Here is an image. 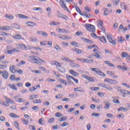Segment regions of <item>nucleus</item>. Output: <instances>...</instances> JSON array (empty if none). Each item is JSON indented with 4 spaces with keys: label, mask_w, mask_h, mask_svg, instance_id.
<instances>
[{
    "label": "nucleus",
    "mask_w": 130,
    "mask_h": 130,
    "mask_svg": "<svg viewBox=\"0 0 130 130\" xmlns=\"http://www.w3.org/2000/svg\"><path fill=\"white\" fill-rule=\"evenodd\" d=\"M8 86H9V87H10V88H11L13 90H17V87H16V85L10 84H9Z\"/></svg>",
    "instance_id": "a878e982"
},
{
    "label": "nucleus",
    "mask_w": 130,
    "mask_h": 130,
    "mask_svg": "<svg viewBox=\"0 0 130 130\" xmlns=\"http://www.w3.org/2000/svg\"><path fill=\"white\" fill-rule=\"evenodd\" d=\"M50 103L48 101H45L44 102V105H45V106H49V105H50Z\"/></svg>",
    "instance_id": "338daca9"
},
{
    "label": "nucleus",
    "mask_w": 130,
    "mask_h": 130,
    "mask_svg": "<svg viewBox=\"0 0 130 130\" xmlns=\"http://www.w3.org/2000/svg\"><path fill=\"white\" fill-rule=\"evenodd\" d=\"M84 62H86V63H93L94 62V59H91L90 60H89L88 59H84Z\"/></svg>",
    "instance_id": "6ab92c4d"
},
{
    "label": "nucleus",
    "mask_w": 130,
    "mask_h": 130,
    "mask_svg": "<svg viewBox=\"0 0 130 130\" xmlns=\"http://www.w3.org/2000/svg\"><path fill=\"white\" fill-rule=\"evenodd\" d=\"M104 82H107L109 84H111V85H115V84H117V81L115 80L110 79L109 78H107L105 79Z\"/></svg>",
    "instance_id": "423d86ee"
},
{
    "label": "nucleus",
    "mask_w": 130,
    "mask_h": 130,
    "mask_svg": "<svg viewBox=\"0 0 130 130\" xmlns=\"http://www.w3.org/2000/svg\"><path fill=\"white\" fill-rule=\"evenodd\" d=\"M13 27L14 28H15V29H20V25L17 24V23H15L13 24Z\"/></svg>",
    "instance_id": "79ce46f5"
},
{
    "label": "nucleus",
    "mask_w": 130,
    "mask_h": 130,
    "mask_svg": "<svg viewBox=\"0 0 130 130\" xmlns=\"http://www.w3.org/2000/svg\"><path fill=\"white\" fill-rule=\"evenodd\" d=\"M70 64L71 66H72L73 68H79V67H80V65H79V64L71 63Z\"/></svg>",
    "instance_id": "c03bdc74"
},
{
    "label": "nucleus",
    "mask_w": 130,
    "mask_h": 130,
    "mask_svg": "<svg viewBox=\"0 0 130 130\" xmlns=\"http://www.w3.org/2000/svg\"><path fill=\"white\" fill-rule=\"evenodd\" d=\"M96 58H100V59L103 58L102 56H100V55L98 54V53L95 52V54L93 55Z\"/></svg>",
    "instance_id": "cd10ccee"
},
{
    "label": "nucleus",
    "mask_w": 130,
    "mask_h": 130,
    "mask_svg": "<svg viewBox=\"0 0 130 130\" xmlns=\"http://www.w3.org/2000/svg\"><path fill=\"white\" fill-rule=\"evenodd\" d=\"M15 39L20 40V39L24 40V38L22 39V36L19 34H16L15 36Z\"/></svg>",
    "instance_id": "c756f323"
},
{
    "label": "nucleus",
    "mask_w": 130,
    "mask_h": 130,
    "mask_svg": "<svg viewBox=\"0 0 130 130\" xmlns=\"http://www.w3.org/2000/svg\"><path fill=\"white\" fill-rule=\"evenodd\" d=\"M122 85H123V86H124L125 87H126V88H130L129 85L127 84V83H122Z\"/></svg>",
    "instance_id": "774afa93"
},
{
    "label": "nucleus",
    "mask_w": 130,
    "mask_h": 130,
    "mask_svg": "<svg viewBox=\"0 0 130 130\" xmlns=\"http://www.w3.org/2000/svg\"><path fill=\"white\" fill-rule=\"evenodd\" d=\"M10 116L11 117H13L14 118H19V117H20L19 116H18L17 114L13 113H11L10 114Z\"/></svg>",
    "instance_id": "5701e85b"
},
{
    "label": "nucleus",
    "mask_w": 130,
    "mask_h": 130,
    "mask_svg": "<svg viewBox=\"0 0 130 130\" xmlns=\"http://www.w3.org/2000/svg\"><path fill=\"white\" fill-rule=\"evenodd\" d=\"M91 36H92V37H93L94 38L97 39L98 38L97 35H96V34L92 32L91 34Z\"/></svg>",
    "instance_id": "e2e57ef3"
},
{
    "label": "nucleus",
    "mask_w": 130,
    "mask_h": 130,
    "mask_svg": "<svg viewBox=\"0 0 130 130\" xmlns=\"http://www.w3.org/2000/svg\"><path fill=\"white\" fill-rule=\"evenodd\" d=\"M68 125H69V123H68L67 122H63V123H62V124H61V126L62 127H64V126H68Z\"/></svg>",
    "instance_id": "3c124183"
},
{
    "label": "nucleus",
    "mask_w": 130,
    "mask_h": 130,
    "mask_svg": "<svg viewBox=\"0 0 130 130\" xmlns=\"http://www.w3.org/2000/svg\"><path fill=\"white\" fill-rule=\"evenodd\" d=\"M91 116H95V117H99V116H100V113H92L91 114Z\"/></svg>",
    "instance_id": "72a5a7b5"
},
{
    "label": "nucleus",
    "mask_w": 130,
    "mask_h": 130,
    "mask_svg": "<svg viewBox=\"0 0 130 130\" xmlns=\"http://www.w3.org/2000/svg\"><path fill=\"white\" fill-rule=\"evenodd\" d=\"M30 41H32V42H37L38 41V40L36 38H34L33 37L30 38Z\"/></svg>",
    "instance_id": "f704fd0d"
},
{
    "label": "nucleus",
    "mask_w": 130,
    "mask_h": 130,
    "mask_svg": "<svg viewBox=\"0 0 130 130\" xmlns=\"http://www.w3.org/2000/svg\"><path fill=\"white\" fill-rule=\"evenodd\" d=\"M86 80H88V81H89V82H95L94 79L90 76H87Z\"/></svg>",
    "instance_id": "2f4dec72"
},
{
    "label": "nucleus",
    "mask_w": 130,
    "mask_h": 130,
    "mask_svg": "<svg viewBox=\"0 0 130 130\" xmlns=\"http://www.w3.org/2000/svg\"><path fill=\"white\" fill-rule=\"evenodd\" d=\"M14 125L16 128H18V129H20V127L19 126V123H18L17 121H15L14 123Z\"/></svg>",
    "instance_id": "4c0bfd02"
},
{
    "label": "nucleus",
    "mask_w": 130,
    "mask_h": 130,
    "mask_svg": "<svg viewBox=\"0 0 130 130\" xmlns=\"http://www.w3.org/2000/svg\"><path fill=\"white\" fill-rule=\"evenodd\" d=\"M26 25H27V26H29L30 27H34V26H35L34 22H30V21L27 22Z\"/></svg>",
    "instance_id": "c9c22d12"
},
{
    "label": "nucleus",
    "mask_w": 130,
    "mask_h": 130,
    "mask_svg": "<svg viewBox=\"0 0 130 130\" xmlns=\"http://www.w3.org/2000/svg\"><path fill=\"white\" fill-rule=\"evenodd\" d=\"M84 10L86 11V12H91V10L89 8V7L87 6H85Z\"/></svg>",
    "instance_id": "680f3d73"
},
{
    "label": "nucleus",
    "mask_w": 130,
    "mask_h": 130,
    "mask_svg": "<svg viewBox=\"0 0 130 130\" xmlns=\"http://www.w3.org/2000/svg\"><path fill=\"white\" fill-rule=\"evenodd\" d=\"M41 45H43L44 46H46V45H47V41H42L40 42Z\"/></svg>",
    "instance_id": "a18cd8bd"
},
{
    "label": "nucleus",
    "mask_w": 130,
    "mask_h": 130,
    "mask_svg": "<svg viewBox=\"0 0 130 130\" xmlns=\"http://www.w3.org/2000/svg\"><path fill=\"white\" fill-rule=\"evenodd\" d=\"M21 120L23 123H24V124H25V125H27L28 122H29V121H28V120H26L25 119H22Z\"/></svg>",
    "instance_id": "37998d69"
},
{
    "label": "nucleus",
    "mask_w": 130,
    "mask_h": 130,
    "mask_svg": "<svg viewBox=\"0 0 130 130\" xmlns=\"http://www.w3.org/2000/svg\"><path fill=\"white\" fill-rule=\"evenodd\" d=\"M66 29L64 28H63V29H61V28H59V30H58V32L59 33H64V32H67V31H66Z\"/></svg>",
    "instance_id": "49530a36"
},
{
    "label": "nucleus",
    "mask_w": 130,
    "mask_h": 130,
    "mask_svg": "<svg viewBox=\"0 0 130 130\" xmlns=\"http://www.w3.org/2000/svg\"><path fill=\"white\" fill-rule=\"evenodd\" d=\"M91 70L93 72H95L98 75L101 76L102 77H105L106 75L101 71V70L98 68H91Z\"/></svg>",
    "instance_id": "7ed1b4c3"
},
{
    "label": "nucleus",
    "mask_w": 130,
    "mask_h": 130,
    "mask_svg": "<svg viewBox=\"0 0 130 130\" xmlns=\"http://www.w3.org/2000/svg\"><path fill=\"white\" fill-rule=\"evenodd\" d=\"M107 116H108V117H109L110 118H113V114H112L108 113L107 114Z\"/></svg>",
    "instance_id": "69168bd1"
},
{
    "label": "nucleus",
    "mask_w": 130,
    "mask_h": 130,
    "mask_svg": "<svg viewBox=\"0 0 130 130\" xmlns=\"http://www.w3.org/2000/svg\"><path fill=\"white\" fill-rule=\"evenodd\" d=\"M38 122L40 124H41V125H43V124H44V119L43 118H41L39 119Z\"/></svg>",
    "instance_id": "c85d7f7f"
},
{
    "label": "nucleus",
    "mask_w": 130,
    "mask_h": 130,
    "mask_svg": "<svg viewBox=\"0 0 130 130\" xmlns=\"http://www.w3.org/2000/svg\"><path fill=\"white\" fill-rule=\"evenodd\" d=\"M72 50H73V51H75L77 53H78V54H81L83 53V51L82 50L78 48L72 49Z\"/></svg>",
    "instance_id": "ddd939ff"
},
{
    "label": "nucleus",
    "mask_w": 130,
    "mask_h": 130,
    "mask_svg": "<svg viewBox=\"0 0 130 130\" xmlns=\"http://www.w3.org/2000/svg\"><path fill=\"white\" fill-rule=\"evenodd\" d=\"M10 71L13 74L16 73V69H15V66H11L10 67Z\"/></svg>",
    "instance_id": "4be33fe9"
},
{
    "label": "nucleus",
    "mask_w": 130,
    "mask_h": 130,
    "mask_svg": "<svg viewBox=\"0 0 130 130\" xmlns=\"http://www.w3.org/2000/svg\"><path fill=\"white\" fill-rule=\"evenodd\" d=\"M15 78H16V75L13 74L11 76V77H10L11 81H14Z\"/></svg>",
    "instance_id": "5fc2aeb1"
},
{
    "label": "nucleus",
    "mask_w": 130,
    "mask_h": 130,
    "mask_svg": "<svg viewBox=\"0 0 130 130\" xmlns=\"http://www.w3.org/2000/svg\"><path fill=\"white\" fill-rule=\"evenodd\" d=\"M30 49H35V50H39V51H42V49L39 47H31L30 48Z\"/></svg>",
    "instance_id": "bb28decb"
},
{
    "label": "nucleus",
    "mask_w": 130,
    "mask_h": 130,
    "mask_svg": "<svg viewBox=\"0 0 130 130\" xmlns=\"http://www.w3.org/2000/svg\"><path fill=\"white\" fill-rule=\"evenodd\" d=\"M113 102L116 104H119V103H120V102H119V100L116 99H114Z\"/></svg>",
    "instance_id": "0e129e2a"
},
{
    "label": "nucleus",
    "mask_w": 130,
    "mask_h": 130,
    "mask_svg": "<svg viewBox=\"0 0 130 130\" xmlns=\"http://www.w3.org/2000/svg\"><path fill=\"white\" fill-rule=\"evenodd\" d=\"M59 38L62 39V40H67V39H72V37L69 36H59Z\"/></svg>",
    "instance_id": "f8f14e48"
},
{
    "label": "nucleus",
    "mask_w": 130,
    "mask_h": 130,
    "mask_svg": "<svg viewBox=\"0 0 130 130\" xmlns=\"http://www.w3.org/2000/svg\"><path fill=\"white\" fill-rule=\"evenodd\" d=\"M75 8H76L77 12L78 13H79V14H80V15H81V16H84L83 12H82V11H81V9H80V8H79V7L75 6Z\"/></svg>",
    "instance_id": "f3484780"
},
{
    "label": "nucleus",
    "mask_w": 130,
    "mask_h": 130,
    "mask_svg": "<svg viewBox=\"0 0 130 130\" xmlns=\"http://www.w3.org/2000/svg\"><path fill=\"white\" fill-rule=\"evenodd\" d=\"M18 46L21 47V48L23 50H27V47H26V45H25L24 44H18Z\"/></svg>",
    "instance_id": "412c9836"
},
{
    "label": "nucleus",
    "mask_w": 130,
    "mask_h": 130,
    "mask_svg": "<svg viewBox=\"0 0 130 130\" xmlns=\"http://www.w3.org/2000/svg\"><path fill=\"white\" fill-rule=\"evenodd\" d=\"M107 39L109 41V42H110V43H111L112 44H113L114 45H116V42H115L114 40H113L112 39V38H111V36H107Z\"/></svg>",
    "instance_id": "0eeeda50"
},
{
    "label": "nucleus",
    "mask_w": 130,
    "mask_h": 130,
    "mask_svg": "<svg viewBox=\"0 0 130 130\" xmlns=\"http://www.w3.org/2000/svg\"><path fill=\"white\" fill-rule=\"evenodd\" d=\"M85 27L87 30L90 31V32H95V31H96L95 26L91 24H85Z\"/></svg>",
    "instance_id": "f03ea898"
},
{
    "label": "nucleus",
    "mask_w": 130,
    "mask_h": 130,
    "mask_svg": "<svg viewBox=\"0 0 130 130\" xmlns=\"http://www.w3.org/2000/svg\"><path fill=\"white\" fill-rule=\"evenodd\" d=\"M26 101H25V100L24 99H22V98H18V101H17V102L18 103H21L22 102H25Z\"/></svg>",
    "instance_id": "ea45409f"
},
{
    "label": "nucleus",
    "mask_w": 130,
    "mask_h": 130,
    "mask_svg": "<svg viewBox=\"0 0 130 130\" xmlns=\"http://www.w3.org/2000/svg\"><path fill=\"white\" fill-rule=\"evenodd\" d=\"M2 105H4L6 107H8V106H9L10 105L9 104V101H6V102H2V103L1 104Z\"/></svg>",
    "instance_id": "7c9ffc66"
},
{
    "label": "nucleus",
    "mask_w": 130,
    "mask_h": 130,
    "mask_svg": "<svg viewBox=\"0 0 130 130\" xmlns=\"http://www.w3.org/2000/svg\"><path fill=\"white\" fill-rule=\"evenodd\" d=\"M83 14V16H85L88 19H90L91 18V15L90 14L88 15V13H87L86 11H84Z\"/></svg>",
    "instance_id": "473e14b6"
},
{
    "label": "nucleus",
    "mask_w": 130,
    "mask_h": 130,
    "mask_svg": "<svg viewBox=\"0 0 130 130\" xmlns=\"http://www.w3.org/2000/svg\"><path fill=\"white\" fill-rule=\"evenodd\" d=\"M64 2H65L63 0H60V5L61 7L63 9H67V10H69V9H68V7H67V5H66V3H64Z\"/></svg>",
    "instance_id": "9d476101"
},
{
    "label": "nucleus",
    "mask_w": 130,
    "mask_h": 130,
    "mask_svg": "<svg viewBox=\"0 0 130 130\" xmlns=\"http://www.w3.org/2000/svg\"><path fill=\"white\" fill-rule=\"evenodd\" d=\"M26 62H25V61L24 60H21L20 62H19V63L18 64V66H23L24 64H25Z\"/></svg>",
    "instance_id": "09e8293b"
},
{
    "label": "nucleus",
    "mask_w": 130,
    "mask_h": 130,
    "mask_svg": "<svg viewBox=\"0 0 130 130\" xmlns=\"http://www.w3.org/2000/svg\"><path fill=\"white\" fill-rule=\"evenodd\" d=\"M71 44H72L73 46H75V47H78V43H77V42L73 41L71 42Z\"/></svg>",
    "instance_id": "4d7b16f0"
},
{
    "label": "nucleus",
    "mask_w": 130,
    "mask_h": 130,
    "mask_svg": "<svg viewBox=\"0 0 130 130\" xmlns=\"http://www.w3.org/2000/svg\"><path fill=\"white\" fill-rule=\"evenodd\" d=\"M1 74L4 79H7L8 78H9V73H8V71L5 70L4 71L2 72Z\"/></svg>",
    "instance_id": "6e6552de"
},
{
    "label": "nucleus",
    "mask_w": 130,
    "mask_h": 130,
    "mask_svg": "<svg viewBox=\"0 0 130 130\" xmlns=\"http://www.w3.org/2000/svg\"><path fill=\"white\" fill-rule=\"evenodd\" d=\"M99 86L100 87H102L103 88H105V89L109 90V91H112V90H113V88L110 86L108 84H105L104 83H100L99 84Z\"/></svg>",
    "instance_id": "20e7f679"
},
{
    "label": "nucleus",
    "mask_w": 130,
    "mask_h": 130,
    "mask_svg": "<svg viewBox=\"0 0 130 130\" xmlns=\"http://www.w3.org/2000/svg\"><path fill=\"white\" fill-rule=\"evenodd\" d=\"M98 27H99V29H101V30H102L104 33H105V28L103 27V21L102 20H98Z\"/></svg>",
    "instance_id": "39448f33"
},
{
    "label": "nucleus",
    "mask_w": 130,
    "mask_h": 130,
    "mask_svg": "<svg viewBox=\"0 0 130 130\" xmlns=\"http://www.w3.org/2000/svg\"><path fill=\"white\" fill-rule=\"evenodd\" d=\"M5 100L6 101H8L9 103H10V104H15V101L8 98L7 96H5Z\"/></svg>",
    "instance_id": "aec40b11"
},
{
    "label": "nucleus",
    "mask_w": 130,
    "mask_h": 130,
    "mask_svg": "<svg viewBox=\"0 0 130 130\" xmlns=\"http://www.w3.org/2000/svg\"><path fill=\"white\" fill-rule=\"evenodd\" d=\"M70 72V74H71V75H72L74 77H78V76H79V73L75 72V71L74 70H71Z\"/></svg>",
    "instance_id": "dca6fc26"
},
{
    "label": "nucleus",
    "mask_w": 130,
    "mask_h": 130,
    "mask_svg": "<svg viewBox=\"0 0 130 130\" xmlns=\"http://www.w3.org/2000/svg\"><path fill=\"white\" fill-rule=\"evenodd\" d=\"M53 64H55V66H58V67H59L60 68V67H61L59 62H57V61H54L53 62Z\"/></svg>",
    "instance_id": "de8ad7c7"
},
{
    "label": "nucleus",
    "mask_w": 130,
    "mask_h": 130,
    "mask_svg": "<svg viewBox=\"0 0 130 130\" xmlns=\"http://www.w3.org/2000/svg\"><path fill=\"white\" fill-rule=\"evenodd\" d=\"M6 68H7V64H0V69H1L2 70L5 69H6Z\"/></svg>",
    "instance_id": "bf43d9fd"
},
{
    "label": "nucleus",
    "mask_w": 130,
    "mask_h": 130,
    "mask_svg": "<svg viewBox=\"0 0 130 130\" xmlns=\"http://www.w3.org/2000/svg\"><path fill=\"white\" fill-rule=\"evenodd\" d=\"M74 91L75 92H77V91H78V92H85V90H84L83 89V88L81 87L75 88H74Z\"/></svg>",
    "instance_id": "2eb2a0df"
},
{
    "label": "nucleus",
    "mask_w": 130,
    "mask_h": 130,
    "mask_svg": "<svg viewBox=\"0 0 130 130\" xmlns=\"http://www.w3.org/2000/svg\"><path fill=\"white\" fill-rule=\"evenodd\" d=\"M18 18H21L22 19H28L29 18V17L23 14H18Z\"/></svg>",
    "instance_id": "b1692460"
},
{
    "label": "nucleus",
    "mask_w": 130,
    "mask_h": 130,
    "mask_svg": "<svg viewBox=\"0 0 130 130\" xmlns=\"http://www.w3.org/2000/svg\"><path fill=\"white\" fill-rule=\"evenodd\" d=\"M49 123H53L54 122V118H51L48 120Z\"/></svg>",
    "instance_id": "603ef678"
},
{
    "label": "nucleus",
    "mask_w": 130,
    "mask_h": 130,
    "mask_svg": "<svg viewBox=\"0 0 130 130\" xmlns=\"http://www.w3.org/2000/svg\"><path fill=\"white\" fill-rule=\"evenodd\" d=\"M83 40L84 41H85V42H87V43H90V44H93V41H92V40H90L89 39L84 38Z\"/></svg>",
    "instance_id": "393cba45"
},
{
    "label": "nucleus",
    "mask_w": 130,
    "mask_h": 130,
    "mask_svg": "<svg viewBox=\"0 0 130 130\" xmlns=\"http://www.w3.org/2000/svg\"><path fill=\"white\" fill-rule=\"evenodd\" d=\"M121 7H123L125 11H126L127 9V6L124 5V3L121 4Z\"/></svg>",
    "instance_id": "6e6d98bb"
},
{
    "label": "nucleus",
    "mask_w": 130,
    "mask_h": 130,
    "mask_svg": "<svg viewBox=\"0 0 130 130\" xmlns=\"http://www.w3.org/2000/svg\"><path fill=\"white\" fill-rule=\"evenodd\" d=\"M37 33L40 35L41 34V35L44 36V37H47L48 36V34H47V33H46L45 31H38Z\"/></svg>",
    "instance_id": "9b49d317"
},
{
    "label": "nucleus",
    "mask_w": 130,
    "mask_h": 130,
    "mask_svg": "<svg viewBox=\"0 0 130 130\" xmlns=\"http://www.w3.org/2000/svg\"><path fill=\"white\" fill-rule=\"evenodd\" d=\"M30 58H31V61L32 62H33L34 63H37L38 64H39V66L41 65V62H43V63H46L45 61L41 59L39 57H36V56H34V55H31L30 56ZM40 60V61H39Z\"/></svg>",
    "instance_id": "f257e3e1"
},
{
    "label": "nucleus",
    "mask_w": 130,
    "mask_h": 130,
    "mask_svg": "<svg viewBox=\"0 0 130 130\" xmlns=\"http://www.w3.org/2000/svg\"><path fill=\"white\" fill-rule=\"evenodd\" d=\"M114 6H117L119 4V0H113Z\"/></svg>",
    "instance_id": "58836bf2"
},
{
    "label": "nucleus",
    "mask_w": 130,
    "mask_h": 130,
    "mask_svg": "<svg viewBox=\"0 0 130 130\" xmlns=\"http://www.w3.org/2000/svg\"><path fill=\"white\" fill-rule=\"evenodd\" d=\"M62 60H64L65 61H67V62H74V60H71L69 58H66V57H63L61 58Z\"/></svg>",
    "instance_id": "a211bd4d"
},
{
    "label": "nucleus",
    "mask_w": 130,
    "mask_h": 130,
    "mask_svg": "<svg viewBox=\"0 0 130 130\" xmlns=\"http://www.w3.org/2000/svg\"><path fill=\"white\" fill-rule=\"evenodd\" d=\"M32 73L34 74H41V71L40 70H33L32 71Z\"/></svg>",
    "instance_id": "8fccbe9b"
},
{
    "label": "nucleus",
    "mask_w": 130,
    "mask_h": 130,
    "mask_svg": "<svg viewBox=\"0 0 130 130\" xmlns=\"http://www.w3.org/2000/svg\"><path fill=\"white\" fill-rule=\"evenodd\" d=\"M118 92H120V93H122L124 95H128V91L127 90H124L123 89H118Z\"/></svg>",
    "instance_id": "4468645a"
},
{
    "label": "nucleus",
    "mask_w": 130,
    "mask_h": 130,
    "mask_svg": "<svg viewBox=\"0 0 130 130\" xmlns=\"http://www.w3.org/2000/svg\"><path fill=\"white\" fill-rule=\"evenodd\" d=\"M97 38L100 40L102 43H107V41L106 40V39L105 38V37L104 36H102L101 37H98Z\"/></svg>",
    "instance_id": "1a4fd4ad"
},
{
    "label": "nucleus",
    "mask_w": 130,
    "mask_h": 130,
    "mask_svg": "<svg viewBox=\"0 0 130 130\" xmlns=\"http://www.w3.org/2000/svg\"><path fill=\"white\" fill-rule=\"evenodd\" d=\"M42 101L40 99H36L34 101V103L38 104V103H41Z\"/></svg>",
    "instance_id": "e433bc0d"
},
{
    "label": "nucleus",
    "mask_w": 130,
    "mask_h": 130,
    "mask_svg": "<svg viewBox=\"0 0 130 130\" xmlns=\"http://www.w3.org/2000/svg\"><path fill=\"white\" fill-rule=\"evenodd\" d=\"M68 118V117L67 116H63L62 118H61L60 120H59V121H64L66 119Z\"/></svg>",
    "instance_id": "13d9d810"
},
{
    "label": "nucleus",
    "mask_w": 130,
    "mask_h": 130,
    "mask_svg": "<svg viewBox=\"0 0 130 130\" xmlns=\"http://www.w3.org/2000/svg\"><path fill=\"white\" fill-rule=\"evenodd\" d=\"M60 83H62V84H64V85H68V83H67V81L63 80V79H61L60 80Z\"/></svg>",
    "instance_id": "052dcab7"
},
{
    "label": "nucleus",
    "mask_w": 130,
    "mask_h": 130,
    "mask_svg": "<svg viewBox=\"0 0 130 130\" xmlns=\"http://www.w3.org/2000/svg\"><path fill=\"white\" fill-rule=\"evenodd\" d=\"M13 52V50H8L6 51V52H5V53L7 54H12Z\"/></svg>",
    "instance_id": "864d4df0"
},
{
    "label": "nucleus",
    "mask_w": 130,
    "mask_h": 130,
    "mask_svg": "<svg viewBox=\"0 0 130 130\" xmlns=\"http://www.w3.org/2000/svg\"><path fill=\"white\" fill-rule=\"evenodd\" d=\"M110 107V103H106L105 105V109H108Z\"/></svg>",
    "instance_id": "a19ab883"
}]
</instances>
